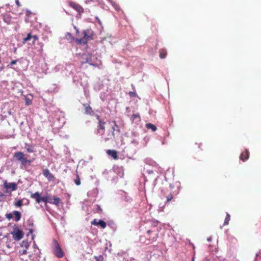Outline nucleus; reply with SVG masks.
Instances as JSON below:
<instances>
[{
    "instance_id": "nucleus-24",
    "label": "nucleus",
    "mask_w": 261,
    "mask_h": 261,
    "mask_svg": "<svg viewBox=\"0 0 261 261\" xmlns=\"http://www.w3.org/2000/svg\"><path fill=\"white\" fill-rule=\"evenodd\" d=\"M230 220V216L229 214L227 213L226 216L225 220H224V225H228L229 224V222Z\"/></svg>"
},
{
    "instance_id": "nucleus-36",
    "label": "nucleus",
    "mask_w": 261,
    "mask_h": 261,
    "mask_svg": "<svg viewBox=\"0 0 261 261\" xmlns=\"http://www.w3.org/2000/svg\"><path fill=\"white\" fill-rule=\"evenodd\" d=\"M15 3L18 7H20L21 6V5L19 2V0H15Z\"/></svg>"
},
{
    "instance_id": "nucleus-1",
    "label": "nucleus",
    "mask_w": 261,
    "mask_h": 261,
    "mask_svg": "<svg viewBox=\"0 0 261 261\" xmlns=\"http://www.w3.org/2000/svg\"><path fill=\"white\" fill-rule=\"evenodd\" d=\"M83 37L76 39V42L78 44H86L88 41L93 39L94 35L93 31L91 29H88L83 31Z\"/></svg>"
},
{
    "instance_id": "nucleus-13",
    "label": "nucleus",
    "mask_w": 261,
    "mask_h": 261,
    "mask_svg": "<svg viewBox=\"0 0 261 261\" xmlns=\"http://www.w3.org/2000/svg\"><path fill=\"white\" fill-rule=\"evenodd\" d=\"M21 246H24L25 247L24 249H23L22 250H20L19 251V253L20 255H24L26 254L27 253V249L29 247V244L28 241H23L21 244Z\"/></svg>"
},
{
    "instance_id": "nucleus-41",
    "label": "nucleus",
    "mask_w": 261,
    "mask_h": 261,
    "mask_svg": "<svg viewBox=\"0 0 261 261\" xmlns=\"http://www.w3.org/2000/svg\"><path fill=\"white\" fill-rule=\"evenodd\" d=\"M113 122L114 123V125H115V126H116L118 127V125H117V123H116V121H113Z\"/></svg>"
},
{
    "instance_id": "nucleus-4",
    "label": "nucleus",
    "mask_w": 261,
    "mask_h": 261,
    "mask_svg": "<svg viewBox=\"0 0 261 261\" xmlns=\"http://www.w3.org/2000/svg\"><path fill=\"white\" fill-rule=\"evenodd\" d=\"M54 247L53 248V251L54 255L58 258H62L64 256V253L60 246L57 240L53 241Z\"/></svg>"
},
{
    "instance_id": "nucleus-15",
    "label": "nucleus",
    "mask_w": 261,
    "mask_h": 261,
    "mask_svg": "<svg viewBox=\"0 0 261 261\" xmlns=\"http://www.w3.org/2000/svg\"><path fill=\"white\" fill-rule=\"evenodd\" d=\"M83 106L85 108V114L89 115H92V114L93 113V111L92 108L90 106L89 104L83 103Z\"/></svg>"
},
{
    "instance_id": "nucleus-20",
    "label": "nucleus",
    "mask_w": 261,
    "mask_h": 261,
    "mask_svg": "<svg viewBox=\"0 0 261 261\" xmlns=\"http://www.w3.org/2000/svg\"><path fill=\"white\" fill-rule=\"evenodd\" d=\"M61 202V199L59 197H57L56 196L53 197V201L52 200V202H51V204H55L56 205H59V203Z\"/></svg>"
},
{
    "instance_id": "nucleus-22",
    "label": "nucleus",
    "mask_w": 261,
    "mask_h": 261,
    "mask_svg": "<svg viewBox=\"0 0 261 261\" xmlns=\"http://www.w3.org/2000/svg\"><path fill=\"white\" fill-rule=\"evenodd\" d=\"M25 149L28 152L31 153L34 152V148L32 145H27L25 144Z\"/></svg>"
},
{
    "instance_id": "nucleus-45",
    "label": "nucleus",
    "mask_w": 261,
    "mask_h": 261,
    "mask_svg": "<svg viewBox=\"0 0 261 261\" xmlns=\"http://www.w3.org/2000/svg\"><path fill=\"white\" fill-rule=\"evenodd\" d=\"M98 21H99V23H100V21L99 19H98Z\"/></svg>"
},
{
    "instance_id": "nucleus-7",
    "label": "nucleus",
    "mask_w": 261,
    "mask_h": 261,
    "mask_svg": "<svg viewBox=\"0 0 261 261\" xmlns=\"http://www.w3.org/2000/svg\"><path fill=\"white\" fill-rule=\"evenodd\" d=\"M172 188V186H170L169 189H167L165 191H163V194L167 199L165 202L166 203L169 202L173 198V195L171 191Z\"/></svg>"
},
{
    "instance_id": "nucleus-28",
    "label": "nucleus",
    "mask_w": 261,
    "mask_h": 261,
    "mask_svg": "<svg viewBox=\"0 0 261 261\" xmlns=\"http://www.w3.org/2000/svg\"><path fill=\"white\" fill-rule=\"evenodd\" d=\"M14 205L17 207H20L22 205V200H19L16 203H15Z\"/></svg>"
},
{
    "instance_id": "nucleus-32",
    "label": "nucleus",
    "mask_w": 261,
    "mask_h": 261,
    "mask_svg": "<svg viewBox=\"0 0 261 261\" xmlns=\"http://www.w3.org/2000/svg\"><path fill=\"white\" fill-rule=\"evenodd\" d=\"M6 216V218L9 220H10L13 218V215L11 213L7 214Z\"/></svg>"
},
{
    "instance_id": "nucleus-34",
    "label": "nucleus",
    "mask_w": 261,
    "mask_h": 261,
    "mask_svg": "<svg viewBox=\"0 0 261 261\" xmlns=\"http://www.w3.org/2000/svg\"><path fill=\"white\" fill-rule=\"evenodd\" d=\"M17 61L16 60H12L10 62V65H14L17 63Z\"/></svg>"
},
{
    "instance_id": "nucleus-19",
    "label": "nucleus",
    "mask_w": 261,
    "mask_h": 261,
    "mask_svg": "<svg viewBox=\"0 0 261 261\" xmlns=\"http://www.w3.org/2000/svg\"><path fill=\"white\" fill-rule=\"evenodd\" d=\"M145 126L147 128L151 129L153 132H155L157 129L156 126L152 123H147Z\"/></svg>"
},
{
    "instance_id": "nucleus-27",
    "label": "nucleus",
    "mask_w": 261,
    "mask_h": 261,
    "mask_svg": "<svg viewBox=\"0 0 261 261\" xmlns=\"http://www.w3.org/2000/svg\"><path fill=\"white\" fill-rule=\"evenodd\" d=\"M74 182H75V184L77 185V186H79L80 184H81V181H80V177L78 175H77L76 176V179L74 180Z\"/></svg>"
},
{
    "instance_id": "nucleus-30",
    "label": "nucleus",
    "mask_w": 261,
    "mask_h": 261,
    "mask_svg": "<svg viewBox=\"0 0 261 261\" xmlns=\"http://www.w3.org/2000/svg\"><path fill=\"white\" fill-rule=\"evenodd\" d=\"M137 118H140V115L139 114H133L132 116V119L133 120H135Z\"/></svg>"
},
{
    "instance_id": "nucleus-43",
    "label": "nucleus",
    "mask_w": 261,
    "mask_h": 261,
    "mask_svg": "<svg viewBox=\"0 0 261 261\" xmlns=\"http://www.w3.org/2000/svg\"><path fill=\"white\" fill-rule=\"evenodd\" d=\"M75 29H76L75 27ZM76 33H79V31H78L77 30H76Z\"/></svg>"
},
{
    "instance_id": "nucleus-5",
    "label": "nucleus",
    "mask_w": 261,
    "mask_h": 261,
    "mask_svg": "<svg viewBox=\"0 0 261 261\" xmlns=\"http://www.w3.org/2000/svg\"><path fill=\"white\" fill-rule=\"evenodd\" d=\"M13 235V238L15 241H19L21 240L23 237V232L17 226H15L14 230L11 232Z\"/></svg>"
},
{
    "instance_id": "nucleus-21",
    "label": "nucleus",
    "mask_w": 261,
    "mask_h": 261,
    "mask_svg": "<svg viewBox=\"0 0 261 261\" xmlns=\"http://www.w3.org/2000/svg\"><path fill=\"white\" fill-rule=\"evenodd\" d=\"M115 130V128L114 126H113L112 127V133H111V134H109L108 135V136H109V137H108V138L105 139V141H107L111 139L112 138H114L115 137V133H114Z\"/></svg>"
},
{
    "instance_id": "nucleus-37",
    "label": "nucleus",
    "mask_w": 261,
    "mask_h": 261,
    "mask_svg": "<svg viewBox=\"0 0 261 261\" xmlns=\"http://www.w3.org/2000/svg\"><path fill=\"white\" fill-rule=\"evenodd\" d=\"M96 118H97V120H98V123H99V120H102L100 119V116H99V115H96Z\"/></svg>"
},
{
    "instance_id": "nucleus-6",
    "label": "nucleus",
    "mask_w": 261,
    "mask_h": 261,
    "mask_svg": "<svg viewBox=\"0 0 261 261\" xmlns=\"http://www.w3.org/2000/svg\"><path fill=\"white\" fill-rule=\"evenodd\" d=\"M4 187L6 189L5 193L14 191L17 189V185L15 182H8L6 180L4 182Z\"/></svg>"
},
{
    "instance_id": "nucleus-39",
    "label": "nucleus",
    "mask_w": 261,
    "mask_h": 261,
    "mask_svg": "<svg viewBox=\"0 0 261 261\" xmlns=\"http://www.w3.org/2000/svg\"><path fill=\"white\" fill-rule=\"evenodd\" d=\"M34 249L37 248L38 250H39V248H38V247H37V245L35 243H34ZM40 251H39V253H40Z\"/></svg>"
},
{
    "instance_id": "nucleus-14",
    "label": "nucleus",
    "mask_w": 261,
    "mask_h": 261,
    "mask_svg": "<svg viewBox=\"0 0 261 261\" xmlns=\"http://www.w3.org/2000/svg\"><path fill=\"white\" fill-rule=\"evenodd\" d=\"M107 153L108 155L111 156L112 158L115 160L118 159V152L115 150L109 149L107 150Z\"/></svg>"
},
{
    "instance_id": "nucleus-40",
    "label": "nucleus",
    "mask_w": 261,
    "mask_h": 261,
    "mask_svg": "<svg viewBox=\"0 0 261 261\" xmlns=\"http://www.w3.org/2000/svg\"><path fill=\"white\" fill-rule=\"evenodd\" d=\"M153 224L154 226H156V225H157V224H158V222H157V221H156V222H153Z\"/></svg>"
},
{
    "instance_id": "nucleus-16",
    "label": "nucleus",
    "mask_w": 261,
    "mask_h": 261,
    "mask_svg": "<svg viewBox=\"0 0 261 261\" xmlns=\"http://www.w3.org/2000/svg\"><path fill=\"white\" fill-rule=\"evenodd\" d=\"M249 157V152L247 149H245V150L241 154L240 159L241 160L244 162L248 160Z\"/></svg>"
},
{
    "instance_id": "nucleus-29",
    "label": "nucleus",
    "mask_w": 261,
    "mask_h": 261,
    "mask_svg": "<svg viewBox=\"0 0 261 261\" xmlns=\"http://www.w3.org/2000/svg\"><path fill=\"white\" fill-rule=\"evenodd\" d=\"M94 258L96 261H103V257L102 255L95 256Z\"/></svg>"
},
{
    "instance_id": "nucleus-26",
    "label": "nucleus",
    "mask_w": 261,
    "mask_h": 261,
    "mask_svg": "<svg viewBox=\"0 0 261 261\" xmlns=\"http://www.w3.org/2000/svg\"><path fill=\"white\" fill-rule=\"evenodd\" d=\"M95 213H101L102 212V209L99 205H96L95 210Z\"/></svg>"
},
{
    "instance_id": "nucleus-9",
    "label": "nucleus",
    "mask_w": 261,
    "mask_h": 261,
    "mask_svg": "<svg viewBox=\"0 0 261 261\" xmlns=\"http://www.w3.org/2000/svg\"><path fill=\"white\" fill-rule=\"evenodd\" d=\"M69 5L70 7L76 10L80 14L84 12V9L83 7L77 3L74 2H70L69 3Z\"/></svg>"
},
{
    "instance_id": "nucleus-10",
    "label": "nucleus",
    "mask_w": 261,
    "mask_h": 261,
    "mask_svg": "<svg viewBox=\"0 0 261 261\" xmlns=\"http://www.w3.org/2000/svg\"><path fill=\"white\" fill-rule=\"evenodd\" d=\"M91 224L95 226H99L102 228H105L107 226L106 223L102 220H97L95 219L91 222Z\"/></svg>"
},
{
    "instance_id": "nucleus-11",
    "label": "nucleus",
    "mask_w": 261,
    "mask_h": 261,
    "mask_svg": "<svg viewBox=\"0 0 261 261\" xmlns=\"http://www.w3.org/2000/svg\"><path fill=\"white\" fill-rule=\"evenodd\" d=\"M43 175L46 177L49 181H54L55 176L51 174L48 169H45L43 170L42 172Z\"/></svg>"
},
{
    "instance_id": "nucleus-18",
    "label": "nucleus",
    "mask_w": 261,
    "mask_h": 261,
    "mask_svg": "<svg viewBox=\"0 0 261 261\" xmlns=\"http://www.w3.org/2000/svg\"><path fill=\"white\" fill-rule=\"evenodd\" d=\"M13 214L15 217V220L16 222L19 221L21 218V213L17 211H14L13 212Z\"/></svg>"
},
{
    "instance_id": "nucleus-38",
    "label": "nucleus",
    "mask_w": 261,
    "mask_h": 261,
    "mask_svg": "<svg viewBox=\"0 0 261 261\" xmlns=\"http://www.w3.org/2000/svg\"><path fill=\"white\" fill-rule=\"evenodd\" d=\"M96 1H97L96 0H89V1L87 0V1H86V3H88L90 2H96Z\"/></svg>"
},
{
    "instance_id": "nucleus-3",
    "label": "nucleus",
    "mask_w": 261,
    "mask_h": 261,
    "mask_svg": "<svg viewBox=\"0 0 261 261\" xmlns=\"http://www.w3.org/2000/svg\"><path fill=\"white\" fill-rule=\"evenodd\" d=\"M14 157L17 160L20 161L22 165H25L27 164H30L32 162V160H28L25 157V154L21 151H18L14 153Z\"/></svg>"
},
{
    "instance_id": "nucleus-44",
    "label": "nucleus",
    "mask_w": 261,
    "mask_h": 261,
    "mask_svg": "<svg viewBox=\"0 0 261 261\" xmlns=\"http://www.w3.org/2000/svg\"><path fill=\"white\" fill-rule=\"evenodd\" d=\"M29 256L31 258L32 257V255H29Z\"/></svg>"
},
{
    "instance_id": "nucleus-8",
    "label": "nucleus",
    "mask_w": 261,
    "mask_h": 261,
    "mask_svg": "<svg viewBox=\"0 0 261 261\" xmlns=\"http://www.w3.org/2000/svg\"><path fill=\"white\" fill-rule=\"evenodd\" d=\"M106 122L102 120H99L97 126V134L103 135L105 131Z\"/></svg>"
},
{
    "instance_id": "nucleus-25",
    "label": "nucleus",
    "mask_w": 261,
    "mask_h": 261,
    "mask_svg": "<svg viewBox=\"0 0 261 261\" xmlns=\"http://www.w3.org/2000/svg\"><path fill=\"white\" fill-rule=\"evenodd\" d=\"M111 4H112L113 7L115 8V9H116L117 11L120 10V8L118 4H117V3H116L115 2H111Z\"/></svg>"
},
{
    "instance_id": "nucleus-23",
    "label": "nucleus",
    "mask_w": 261,
    "mask_h": 261,
    "mask_svg": "<svg viewBox=\"0 0 261 261\" xmlns=\"http://www.w3.org/2000/svg\"><path fill=\"white\" fill-rule=\"evenodd\" d=\"M86 63H89L90 65H93V64L92 62V56H88L86 58V61L82 62V64Z\"/></svg>"
},
{
    "instance_id": "nucleus-42",
    "label": "nucleus",
    "mask_w": 261,
    "mask_h": 261,
    "mask_svg": "<svg viewBox=\"0 0 261 261\" xmlns=\"http://www.w3.org/2000/svg\"><path fill=\"white\" fill-rule=\"evenodd\" d=\"M151 231H151L150 230H147V233H148V234H150V233H151Z\"/></svg>"
},
{
    "instance_id": "nucleus-35",
    "label": "nucleus",
    "mask_w": 261,
    "mask_h": 261,
    "mask_svg": "<svg viewBox=\"0 0 261 261\" xmlns=\"http://www.w3.org/2000/svg\"><path fill=\"white\" fill-rule=\"evenodd\" d=\"M40 48L39 49V51H40V52L41 53L43 51V43H40Z\"/></svg>"
},
{
    "instance_id": "nucleus-2",
    "label": "nucleus",
    "mask_w": 261,
    "mask_h": 261,
    "mask_svg": "<svg viewBox=\"0 0 261 261\" xmlns=\"http://www.w3.org/2000/svg\"><path fill=\"white\" fill-rule=\"evenodd\" d=\"M31 198L35 199L36 203H40L42 201L45 203H50L52 202V199L50 198L47 196L41 197L40 194L38 192L31 194Z\"/></svg>"
},
{
    "instance_id": "nucleus-17",
    "label": "nucleus",
    "mask_w": 261,
    "mask_h": 261,
    "mask_svg": "<svg viewBox=\"0 0 261 261\" xmlns=\"http://www.w3.org/2000/svg\"><path fill=\"white\" fill-rule=\"evenodd\" d=\"M160 57L161 59H164L167 56V50L165 48H161L159 50Z\"/></svg>"
},
{
    "instance_id": "nucleus-12",
    "label": "nucleus",
    "mask_w": 261,
    "mask_h": 261,
    "mask_svg": "<svg viewBox=\"0 0 261 261\" xmlns=\"http://www.w3.org/2000/svg\"><path fill=\"white\" fill-rule=\"evenodd\" d=\"M31 39H33V43L34 44L35 42L38 40V37L37 35L32 36L31 33H29L27 35V37L23 38L22 43L24 44L26 42L29 40H30Z\"/></svg>"
},
{
    "instance_id": "nucleus-31",
    "label": "nucleus",
    "mask_w": 261,
    "mask_h": 261,
    "mask_svg": "<svg viewBox=\"0 0 261 261\" xmlns=\"http://www.w3.org/2000/svg\"><path fill=\"white\" fill-rule=\"evenodd\" d=\"M25 104L27 106H29L32 103V100L27 97H26L25 98Z\"/></svg>"
},
{
    "instance_id": "nucleus-33",
    "label": "nucleus",
    "mask_w": 261,
    "mask_h": 261,
    "mask_svg": "<svg viewBox=\"0 0 261 261\" xmlns=\"http://www.w3.org/2000/svg\"><path fill=\"white\" fill-rule=\"evenodd\" d=\"M128 94L130 97H135L136 95V93L134 92H129Z\"/></svg>"
}]
</instances>
